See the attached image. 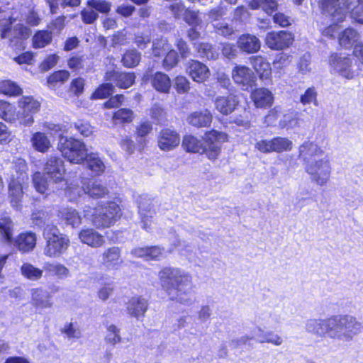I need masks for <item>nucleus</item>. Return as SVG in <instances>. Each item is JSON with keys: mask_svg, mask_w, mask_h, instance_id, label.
Listing matches in <instances>:
<instances>
[{"mask_svg": "<svg viewBox=\"0 0 363 363\" xmlns=\"http://www.w3.org/2000/svg\"><path fill=\"white\" fill-rule=\"evenodd\" d=\"M272 143L274 152L277 153L291 151L293 147L292 142L287 138L274 137Z\"/></svg>", "mask_w": 363, "mask_h": 363, "instance_id": "de8ad7c7", "label": "nucleus"}, {"mask_svg": "<svg viewBox=\"0 0 363 363\" xmlns=\"http://www.w3.org/2000/svg\"><path fill=\"white\" fill-rule=\"evenodd\" d=\"M74 126L79 134L84 138L91 136L94 133V128L88 121L84 120H79L74 123Z\"/></svg>", "mask_w": 363, "mask_h": 363, "instance_id": "bf43d9fd", "label": "nucleus"}, {"mask_svg": "<svg viewBox=\"0 0 363 363\" xmlns=\"http://www.w3.org/2000/svg\"><path fill=\"white\" fill-rule=\"evenodd\" d=\"M324 152L313 142L306 141L298 150V157L305 163V171L311 181L319 186H325L330 177L331 167L327 157L320 158Z\"/></svg>", "mask_w": 363, "mask_h": 363, "instance_id": "20e7f679", "label": "nucleus"}, {"mask_svg": "<svg viewBox=\"0 0 363 363\" xmlns=\"http://www.w3.org/2000/svg\"><path fill=\"white\" fill-rule=\"evenodd\" d=\"M33 183L36 191L40 194H45L48 189V182L47 179L39 172L33 175Z\"/></svg>", "mask_w": 363, "mask_h": 363, "instance_id": "603ef678", "label": "nucleus"}, {"mask_svg": "<svg viewBox=\"0 0 363 363\" xmlns=\"http://www.w3.org/2000/svg\"><path fill=\"white\" fill-rule=\"evenodd\" d=\"M52 40V31L48 30H37L32 38V47L40 49L50 45Z\"/></svg>", "mask_w": 363, "mask_h": 363, "instance_id": "4c0bfd02", "label": "nucleus"}, {"mask_svg": "<svg viewBox=\"0 0 363 363\" xmlns=\"http://www.w3.org/2000/svg\"><path fill=\"white\" fill-rule=\"evenodd\" d=\"M0 94L9 97L21 96L23 89L15 82L10 79L0 81Z\"/></svg>", "mask_w": 363, "mask_h": 363, "instance_id": "58836bf2", "label": "nucleus"}, {"mask_svg": "<svg viewBox=\"0 0 363 363\" xmlns=\"http://www.w3.org/2000/svg\"><path fill=\"white\" fill-rule=\"evenodd\" d=\"M0 118L9 123L20 122V113L16 111V106L4 99H0Z\"/></svg>", "mask_w": 363, "mask_h": 363, "instance_id": "c756f323", "label": "nucleus"}, {"mask_svg": "<svg viewBox=\"0 0 363 363\" xmlns=\"http://www.w3.org/2000/svg\"><path fill=\"white\" fill-rule=\"evenodd\" d=\"M60 57L56 53L47 55L40 63L39 68L41 72H48L57 64Z\"/></svg>", "mask_w": 363, "mask_h": 363, "instance_id": "5fc2aeb1", "label": "nucleus"}, {"mask_svg": "<svg viewBox=\"0 0 363 363\" xmlns=\"http://www.w3.org/2000/svg\"><path fill=\"white\" fill-rule=\"evenodd\" d=\"M89 169L94 172L96 175H100L105 170V165L99 157H96L93 153H87L85 160Z\"/></svg>", "mask_w": 363, "mask_h": 363, "instance_id": "49530a36", "label": "nucleus"}, {"mask_svg": "<svg viewBox=\"0 0 363 363\" xmlns=\"http://www.w3.org/2000/svg\"><path fill=\"white\" fill-rule=\"evenodd\" d=\"M141 60V55L135 50H127L123 54L121 63L126 68H133L138 66Z\"/></svg>", "mask_w": 363, "mask_h": 363, "instance_id": "37998d69", "label": "nucleus"}, {"mask_svg": "<svg viewBox=\"0 0 363 363\" xmlns=\"http://www.w3.org/2000/svg\"><path fill=\"white\" fill-rule=\"evenodd\" d=\"M295 40L294 34L286 30H271L266 33L264 44L267 48L274 51H282L292 46Z\"/></svg>", "mask_w": 363, "mask_h": 363, "instance_id": "9d476101", "label": "nucleus"}, {"mask_svg": "<svg viewBox=\"0 0 363 363\" xmlns=\"http://www.w3.org/2000/svg\"><path fill=\"white\" fill-rule=\"evenodd\" d=\"M45 269L48 272H52V275L56 277L59 279H63L69 276V269L64 264L59 262H48L45 264Z\"/></svg>", "mask_w": 363, "mask_h": 363, "instance_id": "a18cd8bd", "label": "nucleus"}, {"mask_svg": "<svg viewBox=\"0 0 363 363\" xmlns=\"http://www.w3.org/2000/svg\"><path fill=\"white\" fill-rule=\"evenodd\" d=\"M84 57L83 55L73 53L67 60V67L72 72H79L84 69Z\"/></svg>", "mask_w": 363, "mask_h": 363, "instance_id": "8fccbe9b", "label": "nucleus"}, {"mask_svg": "<svg viewBox=\"0 0 363 363\" xmlns=\"http://www.w3.org/2000/svg\"><path fill=\"white\" fill-rule=\"evenodd\" d=\"M249 61L260 79H268L272 75V68L267 59L262 55L249 57Z\"/></svg>", "mask_w": 363, "mask_h": 363, "instance_id": "bb28decb", "label": "nucleus"}, {"mask_svg": "<svg viewBox=\"0 0 363 363\" xmlns=\"http://www.w3.org/2000/svg\"><path fill=\"white\" fill-rule=\"evenodd\" d=\"M212 121L213 116L208 109L192 112L186 118L187 123L196 128H208Z\"/></svg>", "mask_w": 363, "mask_h": 363, "instance_id": "a878e982", "label": "nucleus"}, {"mask_svg": "<svg viewBox=\"0 0 363 363\" xmlns=\"http://www.w3.org/2000/svg\"><path fill=\"white\" fill-rule=\"evenodd\" d=\"M60 290V286H52L50 291L43 286H36L30 290V304L35 311L50 309L54 306L52 294Z\"/></svg>", "mask_w": 363, "mask_h": 363, "instance_id": "1a4fd4ad", "label": "nucleus"}, {"mask_svg": "<svg viewBox=\"0 0 363 363\" xmlns=\"http://www.w3.org/2000/svg\"><path fill=\"white\" fill-rule=\"evenodd\" d=\"M362 324L350 315H333L324 319L310 320L306 324L308 333L318 337L349 341L361 332Z\"/></svg>", "mask_w": 363, "mask_h": 363, "instance_id": "f257e3e1", "label": "nucleus"}, {"mask_svg": "<svg viewBox=\"0 0 363 363\" xmlns=\"http://www.w3.org/2000/svg\"><path fill=\"white\" fill-rule=\"evenodd\" d=\"M82 189L85 194L94 199L105 198L108 195L109 191L100 181L93 179H85L82 182Z\"/></svg>", "mask_w": 363, "mask_h": 363, "instance_id": "5701e85b", "label": "nucleus"}, {"mask_svg": "<svg viewBox=\"0 0 363 363\" xmlns=\"http://www.w3.org/2000/svg\"><path fill=\"white\" fill-rule=\"evenodd\" d=\"M114 91V85L111 82L99 84L91 94L93 99H104L108 98Z\"/></svg>", "mask_w": 363, "mask_h": 363, "instance_id": "c03bdc74", "label": "nucleus"}, {"mask_svg": "<svg viewBox=\"0 0 363 363\" xmlns=\"http://www.w3.org/2000/svg\"><path fill=\"white\" fill-rule=\"evenodd\" d=\"M124 99L125 96L123 94H117L114 96L111 95L108 100L104 103L103 107L108 109L119 108L123 104Z\"/></svg>", "mask_w": 363, "mask_h": 363, "instance_id": "680f3d73", "label": "nucleus"}, {"mask_svg": "<svg viewBox=\"0 0 363 363\" xmlns=\"http://www.w3.org/2000/svg\"><path fill=\"white\" fill-rule=\"evenodd\" d=\"M82 21L85 24H92L99 18V14L94 9L84 8L80 11Z\"/></svg>", "mask_w": 363, "mask_h": 363, "instance_id": "0e129e2a", "label": "nucleus"}, {"mask_svg": "<svg viewBox=\"0 0 363 363\" xmlns=\"http://www.w3.org/2000/svg\"><path fill=\"white\" fill-rule=\"evenodd\" d=\"M30 142L33 147L38 152L45 153L51 147V142L49 138L43 132L38 131L34 133Z\"/></svg>", "mask_w": 363, "mask_h": 363, "instance_id": "f704fd0d", "label": "nucleus"}, {"mask_svg": "<svg viewBox=\"0 0 363 363\" xmlns=\"http://www.w3.org/2000/svg\"><path fill=\"white\" fill-rule=\"evenodd\" d=\"M60 218L65 221L67 225L72 227H77L82 223V217L79 213L73 208H65L60 211Z\"/></svg>", "mask_w": 363, "mask_h": 363, "instance_id": "79ce46f5", "label": "nucleus"}, {"mask_svg": "<svg viewBox=\"0 0 363 363\" xmlns=\"http://www.w3.org/2000/svg\"><path fill=\"white\" fill-rule=\"evenodd\" d=\"M13 39L15 40H26L31 34V30L23 23L16 24L13 28Z\"/></svg>", "mask_w": 363, "mask_h": 363, "instance_id": "4d7b16f0", "label": "nucleus"}, {"mask_svg": "<svg viewBox=\"0 0 363 363\" xmlns=\"http://www.w3.org/2000/svg\"><path fill=\"white\" fill-rule=\"evenodd\" d=\"M251 16L248 9L243 5L237 6L233 11V18L236 21L245 22L249 20Z\"/></svg>", "mask_w": 363, "mask_h": 363, "instance_id": "338daca9", "label": "nucleus"}, {"mask_svg": "<svg viewBox=\"0 0 363 363\" xmlns=\"http://www.w3.org/2000/svg\"><path fill=\"white\" fill-rule=\"evenodd\" d=\"M135 118L134 111L129 108H119L113 111L111 121L115 125H125L133 123Z\"/></svg>", "mask_w": 363, "mask_h": 363, "instance_id": "7c9ffc66", "label": "nucleus"}, {"mask_svg": "<svg viewBox=\"0 0 363 363\" xmlns=\"http://www.w3.org/2000/svg\"><path fill=\"white\" fill-rule=\"evenodd\" d=\"M89 216L92 225L97 229L103 230L110 228L121 218V209L116 202L107 201L94 208Z\"/></svg>", "mask_w": 363, "mask_h": 363, "instance_id": "423d86ee", "label": "nucleus"}, {"mask_svg": "<svg viewBox=\"0 0 363 363\" xmlns=\"http://www.w3.org/2000/svg\"><path fill=\"white\" fill-rule=\"evenodd\" d=\"M272 21L275 25L281 28H287L293 22L292 18L283 12H275L272 16Z\"/></svg>", "mask_w": 363, "mask_h": 363, "instance_id": "13d9d810", "label": "nucleus"}, {"mask_svg": "<svg viewBox=\"0 0 363 363\" xmlns=\"http://www.w3.org/2000/svg\"><path fill=\"white\" fill-rule=\"evenodd\" d=\"M328 65L334 71L347 79H352L355 76L350 54L332 52L328 57Z\"/></svg>", "mask_w": 363, "mask_h": 363, "instance_id": "9b49d317", "label": "nucleus"}, {"mask_svg": "<svg viewBox=\"0 0 363 363\" xmlns=\"http://www.w3.org/2000/svg\"><path fill=\"white\" fill-rule=\"evenodd\" d=\"M181 141L179 133L174 129L164 128L158 133L157 143L158 147L164 152L175 149Z\"/></svg>", "mask_w": 363, "mask_h": 363, "instance_id": "dca6fc26", "label": "nucleus"}, {"mask_svg": "<svg viewBox=\"0 0 363 363\" xmlns=\"http://www.w3.org/2000/svg\"><path fill=\"white\" fill-rule=\"evenodd\" d=\"M237 45L242 52L252 54L256 53L260 50L261 43L256 35L244 33L238 37Z\"/></svg>", "mask_w": 363, "mask_h": 363, "instance_id": "b1692460", "label": "nucleus"}, {"mask_svg": "<svg viewBox=\"0 0 363 363\" xmlns=\"http://www.w3.org/2000/svg\"><path fill=\"white\" fill-rule=\"evenodd\" d=\"M167 113L160 106L155 105L150 109V117L157 124H161L167 121Z\"/></svg>", "mask_w": 363, "mask_h": 363, "instance_id": "e2e57ef3", "label": "nucleus"}, {"mask_svg": "<svg viewBox=\"0 0 363 363\" xmlns=\"http://www.w3.org/2000/svg\"><path fill=\"white\" fill-rule=\"evenodd\" d=\"M107 336L106 337V342L111 345H115L122 341L120 335V329L114 324H111L106 328Z\"/></svg>", "mask_w": 363, "mask_h": 363, "instance_id": "864d4df0", "label": "nucleus"}, {"mask_svg": "<svg viewBox=\"0 0 363 363\" xmlns=\"http://www.w3.org/2000/svg\"><path fill=\"white\" fill-rule=\"evenodd\" d=\"M37 235L32 231L21 232L12 240V245L21 253L32 252L36 247Z\"/></svg>", "mask_w": 363, "mask_h": 363, "instance_id": "aec40b11", "label": "nucleus"}, {"mask_svg": "<svg viewBox=\"0 0 363 363\" xmlns=\"http://www.w3.org/2000/svg\"><path fill=\"white\" fill-rule=\"evenodd\" d=\"M86 6L94 9L96 12L104 14H108L112 7L111 3L106 0H88Z\"/></svg>", "mask_w": 363, "mask_h": 363, "instance_id": "09e8293b", "label": "nucleus"}, {"mask_svg": "<svg viewBox=\"0 0 363 363\" xmlns=\"http://www.w3.org/2000/svg\"><path fill=\"white\" fill-rule=\"evenodd\" d=\"M43 169L45 174L55 183L65 182L67 170L65 162L59 156L51 155L48 157L44 163Z\"/></svg>", "mask_w": 363, "mask_h": 363, "instance_id": "2eb2a0df", "label": "nucleus"}, {"mask_svg": "<svg viewBox=\"0 0 363 363\" xmlns=\"http://www.w3.org/2000/svg\"><path fill=\"white\" fill-rule=\"evenodd\" d=\"M359 33L352 28H346L338 36V43L341 47L350 49L358 40Z\"/></svg>", "mask_w": 363, "mask_h": 363, "instance_id": "e433bc0d", "label": "nucleus"}, {"mask_svg": "<svg viewBox=\"0 0 363 363\" xmlns=\"http://www.w3.org/2000/svg\"><path fill=\"white\" fill-rule=\"evenodd\" d=\"M250 98L257 108L268 109L274 104V97L272 92L267 88L256 87L250 94Z\"/></svg>", "mask_w": 363, "mask_h": 363, "instance_id": "a211bd4d", "label": "nucleus"}, {"mask_svg": "<svg viewBox=\"0 0 363 363\" xmlns=\"http://www.w3.org/2000/svg\"><path fill=\"white\" fill-rule=\"evenodd\" d=\"M174 88L177 93L184 94L190 89V83L184 76H177L174 79Z\"/></svg>", "mask_w": 363, "mask_h": 363, "instance_id": "774afa93", "label": "nucleus"}, {"mask_svg": "<svg viewBox=\"0 0 363 363\" xmlns=\"http://www.w3.org/2000/svg\"><path fill=\"white\" fill-rule=\"evenodd\" d=\"M158 279L169 301L182 305L191 303L195 287L191 274L180 268L164 267L158 272Z\"/></svg>", "mask_w": 363, "mask_h": 363, "instance_id": "f03ea898", "label": "nucleus"}, {"mask_svg": "<svg viewBox=\"0 0 363 363\" xmlns=\"http://www.w3.org/2000/svg\"><path fill=\"white\" fill-rule=\"evenodd\" d=\"M164 248L160 245H150L135 247L132 254L145 261H159L164 257Z\"/></svg>", "mask_w": 363, "mask_h": 363, "instance_id": "4be33fe9", "label": "nucleus"}, {"mask_svg": "<svg viewBox=\"0 0 363 363\" xmlns=\"http://www.w3.org/2000/svg\"><path fill=\"white\" fill-rule=\"evenodd\" d=\"M51 213L43 209H35L30 215V220L33 226L40 228H44V229L48 225H53L52 223H49Z\"/></svg>", "mask_w": 363, "mask_h": 363, "instance_id": "a19ab883", "label": "nucleus"}, {"mask_svg": "<svg viewBox=\"0 0 363 363\" xmlns=\"http://www.w3.org/2000/svg\"><path fill=\"white\" fill-rule=\"evenodd\" d=\"M70 73L67 69H58L50 73L46 78L47 86L50 89H55L68 81Z\"/></svg>", "mask_w": 363, "mask_h": 363, "instance_id": "72a5a7b5", "label": "nucleus"}, {"mask_svg": "<svg viewBox=\"0 0 363 363\" xmlns=\"http://www.w3.org/2000/svg\"><path fill=\"white\" fill-rule=\"evenodd\" d=\"M152 130V125L149 121L140 122L136 128L135 134L137 138H144Z\"/></svg>", "mask_w": 363, "mask_h": 363, "instance_id": "052dcab7", "label": "nucleus"}, {"mask_svg": "<svg viewBox=\"0 0 363 363\" xmlns=\"http://www.w3.org/2000/svg\"><path fill=\"white\" fill-rule=\"evenodd\" d=\"M21 275L28 280L38 281L43 277V269L29 262H24L20 267Z\"/></svg>", "mask_w": 363, "mask_h": 363, "instance_id": "ea45409f", "label": "nucleus"}, {"mask_svg": "<svg viewBox=\"0 0 363 363\" xmlns=\"http://www.w3.org/2000/svg\"><path fill=\"white\" fill-rule=\"evenodd\" d=\"M105 82H111L120 89H127L133 86L136 81L134 72H125L112 69L107 70L104 76Z\"/></svg>", "mask_w": 363, "mask_h": 363, "instance_id": "ddd939ff", "label": "nucleus"}, {"mask_svg": "<svg viewBox=\"0 0 363 363\" xmlns=\"http://www.w3.org/2000/svg\"><path fill=\"white\" fill-rule=\"evenodd\" d=\"M162 60V67L169 71L176 67L179 62L178 53L173 49H169L164 55Z\"/></svg>", "mask_w": 363, "mask_h": 363, "instance_id": "3c124183", "label": "nucleus"}, {"mask_svg": "<svg viewBox=\"0 0 363 363\" xmlns=\"http://www.w3.org/2000/svg\"><path fill=\"white\" fill-rule=\"evenodd\" d=\"M43 236L46 240L44 247L46 257H58L69 247L68 236L61 233L55 225H48L43 231Z\"/></svg>", "mask_w": 363, "mask_h": 363, "instance_id": "0eeeda50", "label": "nucleus"}, {"mask_svg": "<svg viewBox=\"0 0 363 363\" xmlns=\"http://www.w3.org/2000/svg\"><path fill=\"white\" fill-rule=\"evenodd\" d=\"M152 87L158 92L168 94L170 91L172 83L169 77L162 72H156L150 77Z\"/></svg>", "mask_w": 363, "mask_h": 363, "instance_id": "cd10ccee", "label": "nucleus"}, {"mask_svg": "<svg viewBox=\"0 0 363 363\" xmlns=\"http://www.w3.org/2000/svg\"><path fill=\"white\" fill-rule=\"evenodd\" d=\"M85 80L81 77L74 78L69 84L70 91L77 96L82 95L84 90Z\"/></svg>", "mask_w": 363, "mask_h": 363, "instance_id": "69168bd1", "label": "nucleus"}, {"mask_svg": "<svg viewBox=\"0 0 363 363\" xmlns=\"http://www.w3.org/2000/svg\"><path fill=\"white\" fill-rule=\"evenodd\" d=\"M186 72L190 78L198 84L204 83L211 76L208 66L198 60H189L186 64Z\"/></svg>", "mask_w": 363, "mask_h": 363, "instance_id": "f3484780", "label": "nucleus"}, {"mask_svg": "<svg viewBox=\"0 0 363 363\" xmlns=\"http://www.w3.org/2000/svg\"><path fill=\"white\" fill-rule=\"evenodd\" d=\"M170 49V45L162 39L157 40L153 42L152 51V55L155 57H162Z\"/></svg>", "mask_w": 363, "mask_h": 363, "instance_id": "6e6d98bb", "label": "nucleus"}, {"mask_svg": "<svg viewBox=\"0 0 363 363\" xmlns=\"http://www.w3.org/2000/svg\"><path fill=\"white\" fill-rule=\"evenodd\" d=\"M18 108L22 111L20 113V123L30 125L33 121V114L38 112L40 103L33 96H23L17 101Z\"/></svg>", "mask_w": 363, "mask_h": 363, "instance_id": "f8f14e48", "label": "nucleus"}, {"mask_svg": "<svg viewBox=\"0 0 363 363\" xmlns=\"http://www.w3.org/2000/svg\"><path fill=\"white\" fill-rule=\"evenodd\" d=\"M320 14L333 23L322 30V34L334 38L337 26L345 21L348 13L359 23L363 24V0H319Z\"/></svg>", "mask_w": 363, "mask_h": 363, "instance_id": "7ed1b4c3", "label": "nucleus"}, {"mask_svg": "<svg viewBox=\"0 0 363 363\" xmlns=\"http://www.w3.org/2000/svg\"><path fill=\"white\" fill-rule=\"evenodd\" d=\"M240 100L237 95L229 93L225 96H218L214 100L216 110L223 116H228L238 108Z\"/></svg>", "mask_w": 363, "mask_h": 363, "instance_id": "6ab92c4d", "label": "nucleus"}, {"mask_svg": "<svg viewBox=\"0 0 363 363\" xmlns=\"http://www.w3.org/2000/svg\"><path fill=\"white\" fill-rule=\"evenodd\" d=\"M121 255L120 247L115 246L108 247L102 255L104 264L107 267L118 269L123 262Z\"/></svg>", "mask_w": 363, "mask_h": 363, "instance_id": "473e14b6", "label": "nucleus"}, {"mask_svg": "<svg viewBox=\"0 0 363 363\" xmlns=\"http://www.w3.org/2000/svg\"><path fill=\"white\" fill-rule=\"evenodd\" d=\"M228 140L227 133L211 129L204 133L202 139L191 134L184 135L182 147L186 152L206 155L208 159L215 160L221 152L220 144Z\"/></svg>", "mask_w": 363, "mask_h": 363, "instance_id": "39448f33", "label": "nucleus"}, {"mask_svg": "<svg viewBox=\"0 0 363 363\" xmlns=\"http://www.w3.org/2000/svg\"><path fill=\"white\" fill-rule=\"evenodd\" d=\"M13 233V222L10 216L0 217V238L6 244L11 246Z\"/></svg>", "mask_w": 363, "mask_h": 363, "instance_id": "c85d7f7f", "label": "nucleus"}, {"mask_svg": "<svg viewBox=\"0 0 363 363\" xmlns=\"http://www.w3.org/2000/svg\"><path fill=\"white\" fill-rule=\"evenodd\" d=\"M58 150L65 159L75 164L85 162L88 153L85 143L73 137L61 138L58 143Z\"/></svg>", "mask_w": 363, "mask_h": 363, "instance_id": "6e6552de", "label": "nucleus"}, {"mask_svg": "<svg viewBox=\"0 0 363 363\" xmlns=\"http://www.w3.org/2000/svg\"><path fill=\"white\" fill-rule=\"evenodd\" d=\"M148 308V301L140 295L130 297L126 303L128 313L138 320L145 317Z\"/></svg>", "mask_w": 363, "mask_h": 363, "instance_id": "412c9836", "label": "nucleus"}, {"mask_svg": "<svg viewBox=\"0 0 363 363\" xmlns=\"http://www.w3.org/2000/svg\"><path fill=\"white\" fill-rule=\"evenodd\" d=\"M195 51L201 59L216 60L219 57V52L213 45L208 42L194 43Z\"/></svg>", "mask_w": 363, "mask_h": 363, "instance_id": "2f4dec72", "label": "nucleus"}, {"mask_svg": "<svg viewBox=\"0 0 363 363\" xmlns=\"http://www.w3.org/2000/svg\"><path fill=\"white\" fill-rule=\"evenodd\" d=\"M231 77L234 83L241 89L248 91L255 86L257 78L251 69L241 65H236L231 71Z\"/></svg>", "mask_w": 363, "mask_h": 363, "instance_id": "4468645a", "label": "nucleus"}, {"mask_svg": "<svg viewBox=\"0 0 363 363\" xmlns=\"http://www.w3.org/2000/svg\"><path fill=\"white\" fill-rule=\"evenodd\" d=\"M80 241L93 248L102 247L105 243L104 236L93 228H83L79 232Z\"/></svg>", "mask_w": 363, "mask_h": 363, "instance_id": "393cba45", "label": "nucleus"}, {"mask_svg": "<svg viewBox=\"0 0 363 363\" xmlns=\"http://www.w3.org/2000/svg\"><path fill=\"white\" fill-rule=\"evenodd\" d=\"M23 196L22 184L16 179H11L9 183V196L11 205L14 207L19 206Z\"/></svg>", "mask_w": 363, "mask_h": 363, "instance_id": "c9c22d12", "label": "nucleus"}]
</instances>
